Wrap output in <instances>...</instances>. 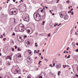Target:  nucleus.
I'll use <instances>...</instances> for the list:
<instances>
[{
  "label": "nucleus",
  "instance_id": "obj_12",
  "mask_svg": "<svg viewBox=\"0 0 78 78\" xmlns=\"http://www.w3.org/2000/svg\"><path fill=\"white\" fill-rule=\"evenodd\" d=\"M13 13H14V14L13 15H16V14H17V12H16V11H14Z\"/></svg>",
  "mask_w": 78,
  "mask_h": 78
},
{
  "label": "nucleus",
  "instance_id": "obj_33",
  "mask_svg": "<svg viewBox=\"0 0 78 78\" xmlns=\"http://www.w3.org/2000/svg\"><path fill=\"white\" fill-rule=\"evenodd\" d=\"M44 61H48V59L45 58L44 59Z\"/></svg>",
  "mask_w": 78,
  "mask_h": 78
},
{
  "label": "nucleus",
  "instance_id": "obj_14",
  "mask_svg": "<svg viewBox=\"0 0 78 78\" xmlns=\"http://www.w3.org/2000/svg\"><path fill=\"white\" fill-rule=\"evenodd\" d=\"M39 9L41 10V12H43V11H44V9H42L41 10V9H40V8L38 9V10H39Z\"/></svg>",
  "mask_w": 78,
  "mask_h": 78
},
{
  "label": "nucleus",
  "instance_id": "obj_52",
  "mask_svg": "<svg viewBox=\"0 0 78 78\" xmlns=\"http://www.w3.org/2000/svg\"><path fill=\"white\" fill-rule=\"evenodd\" d=\"M66 51H64L63 53H66Z\"/></svg>",
  "mask_w": 78,
  "mask_h": 78
},
{
  "label": "nucleus",
  "instance_id": "obj_2",
  "mask_svg": "<svg viewBox=\"0 0 78 78\" xmlns=\"http://www.w3.org/2000/svg\"><path fill=\"white\" fill-rule=\"evenodd\" d=\"M19 31H20L21 32H23L24 30V26L23 25L22 26L20 25L19 27Z\"/></svg>",
  "mask_w": 78,
  "mask_h": 78
},
{
  "label": "nucleus",
  "instance_id": "obj_62",
  "mask_svg": "<svg viewBox=\"0 0 78 78\" xmlns=\"http://www.w3.org/2000/svg\"><path fill=\"white\" fill-rule=\"evenodd\" d=\"M21 2H23V0H21L20 1Z\"/></svg>",
  "mask_w": 78,
  "mask_h": 78
},
{
  "label": "nucleus",
  "instance_id": "obj_58",
  "mask_svg": "<svg viewBox=\"0 0 78 78\" xmlns=\"http://www.w3.org/2000/svg\"><path fill=\"white\" fill-rule=\"evenodd\" d=\"M49 11H50V12H51V14H52V13L51 12V11L50 10Z\"/></svg>",
  "mask_w": 78,
  "mask_h": 78
},
{
  "label": "nucleus",
  "instance_id": "obj_1",
  "mask_svg": "<svg viewBox=\"0 0 78 78\" xmlns=\"http://www.w3.org/2000/svg\"><path fill=\"white\" fill-rule=\"evenodd\" d=\"M35 13L34 14V19H35V20H37V21H39V20H41V16L38 13L37 14H36V18H35Z\"/></svg>",
  "mask_w": 78,
  "mask_h": 78
},
{
  "label": "nucleus",
  "instance_id": "obj_29",
  "mask_svg": "<svg viewBox=\"0 0 78 78\" xmlns=\"http://www.w3.org/2000/svg\"><path fill=\"white\" fill-rule=\"evenodd\" d=\"M14 47H15V49H16V48H17V45H15Z\"/></svg>",
  "mask_w": 78,
  "mask_h": 78
},
{
  "label": "nucleus",
  "instance_id": "obj_51",
  "mask_svg": "<svg viewBox=\"0 0 78 78\" xmlns=\"http://www.w3.org/2000/svg\"><path fill=\"white\" fill-rule=\"evenodd\" d=\"M41 59H44V57H42V56H41Z\"/></svg>",
  "mask_w": 78,
  "mask_h": 78
},
{
  "label": "nucleus",
  "instance_id": "obj_19",
  "mask_svg": "<svg viewBox=\"0 0 78 78\" xmlns=\"http://www.w3.org/2000/svg\"><path fill=\"white\" fill-rule=\"evenodd\" d=\"M45 23V21H43V23L42 24V25H44V23Z\"/></svg>",
  "mask_w": 78,
  "mask_h": 78
},
{
  "label": "nucleus",
  "instance_id": "obj_53",
  "mask_svg": "<svg viewBox=\"0 0 78 78\" xmlns=\"http://www.w3.org/2000/svg\"><path fill=\"white\" fill-rule=\"evenodd\" d=\"M35 59H37V57L36 56L35 57Z\"/></svg>",
  "mask_w": 78,
  "mask_h": 78
},
{
  "label": "nucleus",
  "instance_id": "obj_5",
  "mask_svg": "<svg viewBox=\"0 0 78 78\" xmlns=\"http://www.w3.org/2000/svg\"><path fill=\"white\" fill-rule=\"evenodd\" d=\"M23 20L24 21H26V22H29L30 21V19H29V18L28 17H24L23 18Z\"/></svg>",
  "mask_w": 78,
  "mask_h": 78
},
{
  "label": "nucleus",
  "instance_id": "obj_25",
  "mask_svg": "<svg viewBox=\"0 0 78 78\" xmlns=\"http://www.w3.org/2000/svg\"><path fill=\"white\" fill-rule=\"evenodd\" d=\"M51 35H50V33H49L48 34V37H50Z\"/></svg>",
  "mask_w": 78,
  "mask_h": 78
},
{
  "label": "nucleus",
  "instance_id": "obj_16",
  "mask_svg": "<svg viewBox=\"0 0 78 78\" xmlns=\"http://www.w3.org/2000/svg\"><path fill=\"white\" fill-rule=\"evenodd\" d=\"M44 34H40V36H44Z\"/></svg>",
  "mask_w": 78,
  "mask_h": 78
},
{
  "label": "nucleus",
  "instance_id": "obj_40",
  "mask_svg": "<svg viewBox=\"0 0 78 78\" xmlns=\"http://www.w3.org/2000/svg\"><path fill=\"white\" fill-rule=\"evenodd\" d=\"M9 58H10V55L7 56V58H8V59H9Z\"/></svg>",
  "mask_w": 78,
  "mask_h": 78
},
{
  "label": "nucleus",
  "instance_id": "obj_49",
  "mask_svg": "<svg viewBox=\"0 0 78 78\" xmlns=\"http://www.w3.org/2000/svg\"><path fill=\"white\" fill-rule=\"evenodd\" d=\"M76 77H78V75L77 74H76Z\"/></svg>",
  "mask_w": 78,
  "mask_h": 78
},
{
  "label": "nucleus",
  "instance_id": "obj_45",
  "mask_svg": "<svg viewBox=\"0 0 78 78\" xmlns=\"http://www.w3.org/2000/svg\"><path fill=\"white\" fill-rule=\"evenodd\" d=\"M36 50H34V53H36Z\"/></svg>",
  "mask_w": 78,
  "mask_h": 78
},
{
  "label": "nucleus",
  "instance_id": "obj_8",
  "mask_svg": "<svg viewBox=\"0 0 78 78\" xmlns=\"http://www.w3.org/2000/svg\"><path fill=\"white\" fill-rule=\"evenodd\" d=\"M59 16L61 17V18H62L64 16V14H62L61 12H60L59 13Z\"/></svg>",
  "mask_w": 78,
  "mask_h": 78
},
{
  "label": "nucleus",
  "instance_id": "obj_56",
  "mask_svg": "<svg viewBox=\"0 0 78 78\" xmlns=\"http://www.w3.org/2000/svg\"><path fill=\"white\" fill-rule=\"evenodd\" d=\"M54 15H55V13H52V16H54Z\"/></svg>",
  "mask_w": 78,
  "mask_h": 78
},
{
  "label": "nucleus",
  "instance_id": "obj_50",
  "mask_svg": "<svg viewBox=\"0 0 78 78\" xmlns=\"http://www.w3.org/2000/svg\"><path fill=\"white\" fill-rule=\"evenodd\" d=\"M72 14H71V15H73V12H72Z\"/></svg>",
  "mask_w": 78,
  "mask_h": 78
},
{
  "label": "nucleus",
  "instance_id": "obj_28",
  "mask_svg": "<svg viewBox=\"0 0 78 78\" xmlns=\"http://www.w3.org/2000/svg\"><path fill=\"white\" fill-rule=\"evenodd\" d=\"M16 35V34L14 33H13V34H12V36H15Z\"/></svg>",
  "mask_w": 78,
  "mask_h": 78
},
{
  "label": "nucleus",
  "instance_id": "obj_35",
  "mask_svg": "<svg viewBox=\"0 0 78 78\" xmlns=\"http://www.w3.org/2000/svg\"><path fill=\"white\" fill-rule=\"evenodd\" d=\"M41 62H42V61H40L38 62V64H40V63H41Z\"/></svg>",
  "mask_w": 78,
  "mask_h": 78
},
{
  "label": "nucleus",
  "instance_id": "obj_22",
  "mask_svg": "<svg viewBox=\"0 0 78 78\" xmlns=\"http://www.w3.org/2000/svg\"><path fill=\"white\" fill-rule=\"evenodd\" d=\"M11 13H12V14H10L11 15H13V14H14V12H13V11H11Z\"/></svg>",
  "mask_w": 78,
  "mask_h": 78
},
{
  "label": "nucleus",
  "instance_id": "obj_31",
  "mask_svg": "<svg viewBox=\"0 0 78 78\" xmlns=\"http://www.w3.org/2000/svg\"><path fill=\"white\" fill-rule=\"evenodd\" d=\"M55 23V25H54V26L55 27H56V25H58V23H57L56 24V23Z\"/></svg>",
  "mask_w": 78,
  "mask_h": 78
},
{
  "label": "nucleus",
  "instance_id": "obj_10",
  "mask_svg": "<svg viewBox=\"0 0 78 78\" xmlns=\"http://www.w3.org/2000/svg\"><path fill=\"white\" fill-rule=\"evenodd\" d=\"M16 71H17L18 73H19V74H20V69H19L18 70L16 69Z\"/></svg>",
  "mask_w": 78,
  "mask_h": 78
},
{
  "label": "nucleus",
  "instance_id": "obj_37",
  "mask_svg": "<svg viewBox=\"0 0 78 78\" xmlns=\"http://www.w3.org/2000/svg\"><path fill=\"white\" fill-rule=\"evenodd\" d=\"M6 38H4L3 39V41H5V40H6Z\"/></svg>",
  "mask_w": 78,
  "mask_h": 78
},
{
  "label": "nucleus",
  "instance_id": "obj_30",
  "mask_svg": "<svg viewBox=\"0 0 78 78\" xmlns=\"http://www.w3.org/2000/svg\"><path fill=\"white\" fill-rule=\"evenodd\" d=\"M2 60H1L0 59V65H1V64H2Z\"/></svg>",
  "mask_w": 78,
  "mask_h": 78
},
{
  "label": "nucleus",
  "instance_id": "obj_41",
  "mask_svg": "<svg viewBox=\"0 0 78 78\" xmlns=\"http://www.w3.org/2000/svg\"><path fill=\"white\" fill-rule=\"evenodd\" d=\"M55 66V63H53V66Z\"/></svg>",
  "mask_w": 78,
  "mask_h": 78
},
{
  "label": "nucleus",
  "instance_id": "obj_60",
  "mask_svg": "<svg viewBox=\"0 0 78 78\" xmlns=\"http://www.w3.org/2000/svg\"><path fill=\"white\" fill-rule=\"evenodd\" d=\"M61 24H62L61 23H60V24H59V25H61Z\"/></svg>",
  "mask_w": 78,
  "mask_h": 78
},
{
  "label": "nucleus",
  "instance_id": "obj_21",
  "mask_svg": "<svg viewBox=\"0 0 78 78\" xmlns=\"http://www.w3.org/2000/svg\"><path fill=\"white\" fill-rule=\"evenodd\" d=\"M72 31H73V30H72V29H71V31H70V34H72Z\"/></svg>",
  "mask_w": 78,
  "mask_h": 78
},
{
  "label": "nucleus",
  "instance_id": "obj_48",
  "mask_svg": "<svg viewBox=\"0 0 78 78\" xmlns=\"http://www.w3.org/2000/svg\"><path fill=\"white\" fill-rule=\"evenodd\" d=\"M2 7H1V6H0V11H1V10H2Z\"/></svg>",
  "mask_w": 78,
  "mask_h": 78
},
{
  "label": "nucleus",
  "instance_id": "obj_20",
  "mask_svg": "<svg viewBox=\"0 0 78 78\" xmlns=\"http://www.w3.org/2000/svg\"><path fill=\"white\" fill-rule=\"evenodd\" d=\"M4 78H10L8 76H5Z\"/></svg>",
  "mask_w": 78,
  "mask_h": 78
},
{
  "label": "nucleus",
  "instance_id": "obj_42",
  "mask_svg": "<svg viewBox=\"0 0 78 78\" xmlns=\"http://www.w3.org/2000/svg\"><path fill=\"white\" fill-rule=\"evenodd\" d=\"M63 67L64 69H65V68H66V67L65 66V65H63Z\"/></svg>",
  "mask_w": 78,
  "mask_h": 78
},
{
  "label": "nucleus",
  "instance_id": "obj_38",
  "mask_svg": "<svg viewBox=\"0 0 78 78\" xmlns=\"http://www.w3.org/2000/svg\"><path fill=\"white\" fill-rule=\"evenodd\" d=\"M12 48V51H14V48Z\"/></svg>",
  "mask_w": 78,
  "mask_h": 78
},
{
  "label": "nucleus",
  "instance_id": "obj_47",
  "mask_svg": "<svg viewBox=\"0 0 78 78\" xmlns=\"http://www.w3.org/2000/svg\"><path fill=\"white\" fill-rule=\"evenodd\" d=\"M39 78H42V76H39Z\"/></svg>",
  "mask_w": 78,
  "mask_h": 78
},
{
  "label": "nucleus",
  "instance_id": "obj_55",
  "mask_svg": "<svg viewBox=\"0 0 78 78\" xmlns=\"http://www.w3.org/2000/svg\"><path fill=\"white\" fill-rule=\"evenodd\" d=\"M69 47H68V48L67 49V50H69Z\"/></svg>",
  "mask_w": 78,
  "mask_h": 78
},
{
  "label": "nucleus",
  "instance_id": "obj_17",
  "mask_svg": "<svg viewBox=\"0 0 78 78\" xmlns=\"http://www.w3.org/2000/svg\"><path fill=\"white\" fill-rule=\"evenodd\" d=\"M75 42H73L72 43V46H75Z\"/></svg>",
  "mask_w": 78,
  "mask_h": 78
},
{
  "label": "nucleus",
  "instance_id": "obj_57",
  "mask_svg": "<svg viewBox=\"0 0 78 78\" xmlns=\"http://www.w3.org/2000/svg\"><path fill=\"white\" fill-rule=\"evenodd\" d=\"M13 2H16V0H13Z\"/></svg>",
  "mask_w": 78,
  "mask_h": 78
},
{
  "label": "nucleus",
  "instance_id": "obj_13",
  "mask_svg": "<svg viewBox=\"0 0 78 78\" xmlns=\"http://www.w3.org/2000/svg\"><path fill=\"white\" fill-rule=\"evenodd\" d=\"M19 39L20 41H23V39H22V37L21 36L19 37Z\"/></svg>",
  "mask_w": 78,
  "mask_h": 78
},
{
  "label": "nucleus",
  "instance_id": "obj_32",
  "mask_svg": "<svg viewBox=\"0 0 78 78\" xmlns=\"http://www.w3.org/2000/svg\"><path fill=\"white\" fill-rule=\"evenodd\" d=\"M69 0H68V1H67L66 2V3H69Z\"/></svg>",
  "mask_w": 78,
  "mask_h": 78
},
{
  "label": "nucleus",
  "instance_id": "obj_26",
  "mask_svg": "<svg viewBox=\"0 0 78 78\" xmlns=\"http://www.w3.org/2000/svg\"><path fill=\"white\" fill-rule=\"evenodd\" d=\"M49 67H53V66H52V64H51L50 65H49Z\"/></svg>",
  "mask_w": 78,
  "mask_h": 78
},
{
  "label": "nucleus",
  "instance_id": "obj_34",
  "mask_svg": "<svg viewBox=\"0 0 78 78\" xmlns=\"http://www.w3.org/2000/svg\"><path fill=\"white\" fill-rule=\"evenodd\" d=\"M18 51H20V49L19 48H18Z\"/></svg>",
  "mask_w": 78,
  "mask_h": 78
},
{
  "label": "nucleus",
  "instance_id": "obj_7",
  "mask_svg": "<svg viewBox=\"0 0 78 78\" xmlns=\"http://www.w3.org/2000/svg\"><path fill=\"white\" fill-rule=\"evenodd\" d=\"M68 18L69 16H68V15H66L64 17V20H67V19H68Z\"/></svg>",
  "mask_w": 78,
  "mask_h": 78
},
{
  "label": "nucleus",
  "instance_id": "obj_64",
  "mask_svg": "<svg viewBox=\"0 0 78 78\" xmlns=\"http://www.w3.org/2000/svg\"><path fill=\"white\" fill-rule=\"evenodd\" d=\"M77 71L78 72V67H77Z\"/></svg>",
  "mask_w": 78,
  "mask_h": 78
},
{
  "label": "nucleus",
  "instance_id": "obj_6",
  "mask_svg": "<svg viewBox=\"0 0 78 78\" xmlns=\"http://www.w3.org/2000/svg\"><path fill=\"white\" fill-rule=\"evenodd\" d=\"M16 58L19 59V58H21V54L20 53H19L17 54L16 56Z\"/></svg>",
  "mask_w": 78,
  "mask_h": 78
},
{
  "label": "nucleus",
  "instance_id": "obj_61",
  "mask_svg": "<svg viewBox=\"0 0 78 78\" xmlns=\"http://www.w3.org/2000/svg\"><path fill=\"white\" fill-rule=\"evenodd\" d=\"M73 9H71V11H73Z\"/></svg>",
  "mask_w": 78,
  "mask_h": 78
},
{
  "label": "nucleus",
  "instance_id": "obj_43",
  "mask_svg": "<svg viewBox=\"0 0 78 78\" xmlns=\"http://www.w3.org/2000/svg\"><path fill=\"white\" fill-rule=\"evenodd\" d=\"M27 37V35H25L24 36V39L26 38V37Z\"/></svg>",
  "mask_w": 78,
  "mask_h": 78
},
{
  "label": "nucleus",
  "instance_id": "obj_54",
  "mask_svg": "<svg viewBox=\"0 0 78 78\" xmlns=\"http://www.w3.org/2000/svg\"><path fill=\"white\" fill-rule=\"evenodd\" d=\"M73 48H75V45L74 46H73Z\"/></svg>",
  "mask_w": 78,
  "mask_h": 78
},
{
  "label": "nucleus",
  "instance_id": "obj_44",
  "mask_svg": "<svg viewBox=\"0 0 78 78\" xmlns=\"http://www.w3.org/2000/svg\"><path fill=\"white\" fill-rule=\"evenodd\" d=\"M45 7L46 9H48V7H47L46 6H45Z\"/></svg>",
  "mask_w": 78,
  "mask_h": 78
},
{
  "label": "nucleus",
  "instance_id": "obj_63",
  "mask_svg": "<svg viewBox=\"0 0 78 78\" xmlns=\"http://www.w3.org/2000/svg\"><path fill=\"white\" fill-rule=\"evenodd\" d=\"M39 55H42V54L41 53H39Z\"/></svg>",
  "mask_w": 78,
  "mask_h": 78
},
{
  "label": "nucleus",
  "instance_id": "obj_24",
  "mask_svg": "<svg viewBox=\"0 0 78 78\" xmlns=\"http://www.w3.org/2000/svg\"><path fill=\"white\" fill-rule=\"evenodd\" d=\"M61 73V71H59L58 72V75H60V74L59 73Z\"/></svg>",
  "mask_w": 78,
  "mask_h": 78
},
{
  "label": "nucleus",
  "instance_id": "obj_46",
  "mask_svg": "<svg viewBox=\"0 0 78 78\" xmlns=\"http://www.w3.org/2000/svg\"><path fill=\"white\" fill-rule=\"evenodd\" d=\"M1 37H0V38H3V36H2V35H1Z\"/></svg>",
  "mask_w": 78,
  "mask_h": 78
},
{
  "label": "nucleus",
  "instance_id": "obj_27",
  "mask_svg": "<svg viewBox=\"0 0 78 78\" xmlns=\"http://www.w3.org/2000/svg\"><path fill=\"white\" fill-rule=\"evenodd\" d=\"M71 78H76V77H75V76H74L72 77Z\"/></svg>",
  "mask_w": 78,
  "mask_h": 78
},
{
  "label": "nucleus",
  "instance_id": "obj_9",
  "mask_svg": "<svg viewBox=\"0 0 78 78\" xmlns=\"http://www.w3.org/2000/svg\"><path fill=\"white\" fill-rule=\"evenodd\" d=\"M6 63L8 66H10V65H11V63H10L9 61H7Z\"/></svg>",
  "mask_w": 78,
  "mask_h": 78
},
{
  "label": "nucleus",
  "instance_id": "obj_3",
  "mask_svg": "<svg viewBox=\"0 0 78 78\" xmlns=\"http://www.w3.org/2000/svg\"><path fill=\"white\" fill-rule=\"evenodd\" d=\"M55 67L57 69H60V68L61 67V64L60 63L57 64L55 66Z\"/></svg>",
  "mask_w": 78,
  "mask_h": 78
},
{
  "label": "nucleus",
  "instance_id": "obj_36",
  "mask_svg": "<svg viewBox=\"0 0 78 78\" xmlns=\"http://www.w3.org/2000/svg\"><path fill=\"white\" fill-rule=\"evenodd\" d=\"M68 12V13H72V11H69Z\"/></svg>",
  "mask_w": 78,
  "mask_h": 78
},
{
  "label": "nucleus",
  "instance_id": "obj_23",
  "mask_svg": "<svg viewBox=\"0 0 78 78\" xmlns=\"http://www.w3.org/2000/svg\"><path fill=\"white\" fill-rule=\"evenodd\" d=\"M70 58V55H69L67 57V58L69 59V58Z\"/></svg>",
  "mask_w": 78,
  "mask_h": 78
},
{
  "label": "nucleus",
  "instance_id": "obj_15",
  "mask_svg": "<svg viewBox=\"0 0 78 78\" xmlns=\"http://www.w3.org/2000/svg\"><path fill=\"white\" fill-rule=\"evenodd\" d=\"M54 27H55V26H54V24H52V25H51V28H53Z\"/></svg>",
  "mask_w": 78,
  "mask_h": 78
},
{
  "label": "nucleus",
  "instance_id": "obj_39",
  "mask_svg": "<svg viewBox=\"0 0 78 78\" xmlns=\"http://www.w3.org/2000/svg\"><path fill=\"white\" fill-rule=\"evenodd\" d=\"M75 51H76V52H78V49H77L76 50H75Z\"/></svg>",
  "mask_w": 78,
  "mask_h": 78
},
{
  "label": "nucleus",
  "instance_id": "obj_59",
  "mask_svg": "<svg viewBox=\"0 0 78 78\" xmlns=\"http://www.w3.org/2000/svg\"><path fill=\"white\" fill-rule=\"evenodd\" d=\"M35 47H37V46H38V45H35Z\"/></svg>",
  "mask_w": 78,
  "mask_h": 78
},
{
  "label": "nucleus",
  "instance_id": "obj_11",
  "mask_svg": "<svg viewBox=\"0 0 78 78\" xmlns=\"http://www.w3.org/2000/svg\"><path fill=\"white\" fill-rule=\"evenodd\" d=\"M28 51L29 55H30V56H31V51L30 50H29Z\"/></svg>",
  "mask_w": 78,
  "mask_h": 78
},
{
  "label": "nucleus",
  "instance_id": "obj_4",
  "mask_svg": "<svg viewBox=\"0 0 78 78\" xmlns=\"http://www.w3.org/2000/svg\"><path fill=\"white\" fill-rule=\"evenodd\" d=\"M26 32L29 34H31V33H30V30L29 29V27H27L25 29Z\"/></svg>",
  "mask_w": 78,
  "mask_h": 78
},
{
  "label": "nucleus",
  "instance_id": "obj_18",
  "mask_svg": "<svg viewBox=\"0 0 78 78\" xmlns=\"http://www.w3.org/2000/svg\"><path fill=\"white\" fill-rule=\"evenodd\" d=\"M14 24H16V20L15 19H14Z\"/></svg>",
  "mask_w": 78,
  "mask_h": 78
}]
</instances>
